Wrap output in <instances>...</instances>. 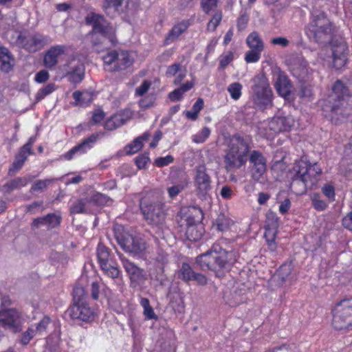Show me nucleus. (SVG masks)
Wrapping results in <instances>:
<instances>
[{"instance_id":"obj_46","label":"nucleus","mask_w":352,"mask_h":352,"mask_svg":"<svg viewBox=\"0 0 352 352\" xmlns=\"http://www.w3.org/2000/svg\"><path fill=\"white\" fill-rule=\"evenodd\" d=\"M56 179H46L44 180H36L34 184L32 186L30 192H36L39 190H43L47 188L48 185L55 181Z\"/></svg>"},{"instance_id":"obj_12","label":"nucleus","mask_w":352,"mask_h":352,"mask_svg":"<svg viewBox=\"0 0 352 352\" xmlns=\"http://www.w3.org/2000/svg\"><path fill=\"white\" fill-rule=\"evenodd\" d=\"M115 238L125 252L138 254L146 249L145 242L142 239L126 232H121L120 228L115 230Z\"/></svg>"},{"instance_id":"obj_21","label":"nucleus","mask_w":352,"mask_h":352,"mask_svg":"<svg viewBox=\"0 0 352 352\" xmlns=\"http://www.w3.org/2000/svg\"><path fill=\"white\" fill-rule=\"evenodd\" d=\"M274 87L280 96L287 98L290 96L292 85L283 72L278 71L275 74Z\"/></svg>"},{"instance_id":"obj_16","label":"nucleus","mask_w":352,"mask_h":352,"mask_svg":"<svg viewBox=\"0 0 352 352\" xmlns=\"http://www.w3.org/2000/svg\"><path fill=\"white\" fill-rule=\"evenodd\" d=\"M65 314L72 320L89 322L94 320L95 313L87 302L73 304Z\"/></svg>"},{"instance_id":"obj_4","label":"nucleus","mask_w":352,"mask_h":352,"mask_svg":"<svg viewBox=\"0 0 352 352\" xmlns=\"http://www.w3.org/2000/svg\"><path fill=\"white\" fill-rule=\"evenodd\" d=\"M322 169L317 163L300 160L294 164L289 172L290 189L296 195H302L308 188H311L318 181Z\"/></svg>"},{"instance_id":"obj_57","label":"nucleus","mask_w":352,"mask_h":352,"mask_svg":"<svg viewBox=\"0 0 352 352\" xmlns=\"http://www.w3.org/2000/svg\"><path fill=\"white\" fill-rule=\"evenodd\" d=\"M312 205L314 208L318 211H323L327 207V203L319 199L318 196H315L312 199Z\"/></svg>"},{"instance_id":"obj_47","label":"nucleus","mask_w":352,"mask_h":352,"mask_svg":"<svg viewBox=\"0 0 352 352\" xmlns=\"http://www.w3.org/2000/svg\"><path fill=\"white\" fill-rule=\"evenodd\" d=\"M292 272V266L290 264L282 265L277 271V276L282 281L288 278Z\"/></svg>"},{"instance_id":"obj_8","label":"nucleus","mask_w":352,"mask_h":352,"mask_svg":"<svg viewBox=\"0 0 352 352\" xmlns=\"http://www.w3.org/2000/svg\"><path fill=\"white\" fill-rule=\"evenodd\" d=\"M332 324L336 329H352V298H344L334 309Z\"/></svg>"},{"instance_id":"obj_56","label":"nucleus","mask_w":352,"mask_h":352,"mask_svg":"<svg viewBox=\"0 0 352 352\" xmlns=\"http://www.w3.org/2000/svg\"><path fill=\"white\" fill-rule=\"evenodd\" d=\"M91 200L96 204L104 205L107 204L109 198L102 193L97 192L92 196Z\"/></svg>"},{"instance_id":"obj_9","label":"nucleus","mask_w":352,"mask_h":352,"mask_svg":"<svg viewBox=\"0 0 352 352\" xmlns=\"http://www.w3.org/2000/svg\"><path fill=\"white\" fill-rule=\"evenodd\" d=\"M104 69L113 72L124 70L131 66L133 62L127 51L111 50L102 56Z\"/></svg>"},{"instance_id":"obj_1","label":"nucleus","mask_w":352,"mask_h":352,"mask_svg":"<svg viewBox=\"0 0 352 352\" xmlns=\"http://www.w3.org/2000/svg\"><path fill=\"white\" fill-rule=\"evenodd\" d=\"M351 96L352 82L337 80L331 94L322 100L321 105L324 116L336 122L346 118L351 111L347 107L346 98Z\"/></svg>"},{"instance_id":"obj_13","label":"nucleus","mask_w":352,"mask_h":352,"mask_svg":"<svg viewBox=\"0 0 352 352\" xmlns=\"http://www.w3.org/2000/svg\"><path fill=\"white\" fill-rule=\"evenodd\" d=\"M212 180L207 173L205 166H198L195 168L194 184L197 197L201 199L206 200L210 197L212 190Z\"/></svg>"},{"instance_id":"obj_10","label":"nucleus","mask_w":352,"mask_h":352,"mask_svg":"<svg viewBox=\"0 0 352 352\" xmlns=\"http://www.w3.org/2000/svg\"><path fill=\"white\" fill-rule=\"evenodd\" d=\"M252 90L254 94V102L261 107H265L272 102V90L267 78L264 75H257L253 79Z\"/></svg>"},{"instance_id":"obj_38","label":"nucleus","mask_w":352,"mask_h":352,"mask_svg":"<svg viewBox=\"0 0 352 352\" xmlns=\"http://www.w3.org/2000/svg\"><path fill=\"white\" fill-rule=\"evenodd\" d=\"M125 3L127 4L128 0H104L102 8L107 12L109 9L113 8L118 12H124L122 4Z\"/></svg>"},{"instance_id":"obj_48","label":"nucleus","mask_w":352,"mask_h":352,"mask_svg":"<svg viewBox=\"0 0 352 352\" xmlns=\"http://www.w3.org/2000/svg\"><path fill=\"white\" fill-rule=\"evenodd\" d=\"M210 134V129L206 126L204 127L199 133L192 136V140L196 143H203L209 137Z\"/></svg>"},{"instance_id":"obj_49","label":"nucleus","mask_w":352,"mask_h":352,"mask_svg":"<svg viewBox=\"0 0 352 352\" xmlns=\"http://www.w3.org/2000/svg\"><path fill=\"white\" fill-rule=\"evenodd\" d=\"M249 21V16L246 11L241 10L237 19V29L239 31H243L247 27Z\"/></svg>"},{"instance_id":"obj_43","label":"nucleus","mask_w":352,"mask_h":352,"mask_svg":"<svg viewBox=\"0 0 352 352\" xmlns=\"http://www.w3.org/2000/svg\"><path fill=\"white\" fill-rule=\"evenodd\" d=\"M242 85L238 82L231 83L228 87V91L233 100H238L241 96Z\"/></svg>"},{"instance_id":"obj_51","label":"nucleus","mask_w":352,"mask_h":352,"mask_svg":"<svg viewBox=\"0 0 352 352\" xmlns=\"http://www.w3.org/2000/svg\"><path fill=\"white\" fill-rule=\"evenodd\" d=\"M276 233L271 232H265L264 237L266 240L267 244L270 250L272 252H274L276 250V243L275 242Z\"/></svg>"},{"instance_id":"obj_2","label":"nucleus","mask_w":352,"mask_h":352,"mask_svg":"<svg viewBox=\"0 0 352 352\" xmlns=\"http://www.w3.org/2000/svg\"><path fill=\"white\" fill-rule=\"evenodd\" d=\"M141 212L146 222L160 229L158 235L164 238L166 218V206L163 197L160 192H151L143 197L140 203Z\"/></svg>"},{"instance_id":"obj_25","label":"nucleus","mask_w":352,"mask_h":352,"mask_svg":"<svg viewBox=\"0 0 352 352\" xmlns=\"http://www.w3.org/2000/svg\"><path fill=\"white\" fill-rule=\"evenodd\" d=\"M291 72L300 80H305L311 73V70L308 67V63L303 58H299L291 66Z\"/></svg>"},{"instance_id":"obj_17","label":"nucleus","mask_w":352,"mask_h":352,"mask_svg":"<svg viewBox=\"0 0 352 352\" xmlns=\"http://www.w3.org/2000/svg\"><path fill=\"white\" fill-rule=\"evenodd\" d=\"M249 153L252 177L254 180L258 181L266 171V159L259 151H250Z\"/></svg>"},{"instance_id":"obj_60","label":"nucleus","mask_w":352,"mask_h":352,"mask_svg":"<svg viewBox=\"0 0 352 352\" xmlns=\"http://www.w3.org/2000/svg\"><path fill=\"white\" fill-rule=\"evenodd\" d=\"M151 82L148 80H144L140 86L136 88L135 94L142 96L145 94L151 87Z\"/></svg>"},{"instance_id":"obj_44","label":"nucleus","mask_w":352,"mask_h":352,"mask_svg":"<svg viewBox=\"0 0 352 352\" xmlns=\"http://www.w3.org/2000/svg\"><path fill=\"white\" fill-rule=\"evenodd\" d=\"M56 89V85L54 83H49L44 87L39 89L36 94V100L40 101L43 100L45 96L52 93Z\"/></svg>"},{"instance_id":"obj_27","label":"nucleus","mask_w":352,"mask_h":352,"mask_svg":"<svg viewBox=\"0 0 352 352\" xmlns=\"http://www.w3.org/2000/svg\"><path fill=\"white\" fill-rule=\"evenodd\" d=\"M0 63L1 70L6 73L11 71L14 65V58L6 47H0Z\"/></svg>"},{"instance_id":"obj_30","label":"nucleus","mask_w":352,"mask_h":352,"mask_svg":"<svg viewBox=\"0 0 352 352\" xmlns=\"http://www.w3.org/2000/svg\"><path fill=\"white\" fill-rule=\"evenodd\" d=\"M184 230H185L186 237L191 241H199L204 234V227L201 222L188 226Z\"/></svg>"},{"instance_id":"obj_24","label":"nucleus","mask_w":352,"mask_h":352,"mask_svg":"<svg viewBox=\"0 0 352 352\" xmlns=\"http://www.w3.org/2000/svg\"><path fill=\"white\" fill-rule=\"evenodd\" d=\"M65 50L66 47L64 45H56L52 47L47 50L44 56V65L49 69L54 68L58 63V57L63 54Z\"/></svg>"},{"instance_id":"obj_64","label":"nucleus","mask_w":352,"mask_h":352,"mask_svg":"<svg viewBox=\"0 0 352 352\" xmlns=\"http://www.w3.org/2000/svg\"><path fill=\"white\" fill-rule=\"evenodd\" d=\"M50 322V318L48 316H45L43 319L37 324L36 331L41 333L45 331L47 325Z\"/></svg>"},{"instance_id":"obj_41","label":"nucleus","mask_w":352,"mask_h":352,"mask_svg":"<svg viewBox=\"0 0 352 352\" xmlns=\"http://www.w3.org/2000/svg\"><path fill=\"white\" fill-rule=\"evenodd\" d=\"M194 272L189 264L184 263L178 272V277L187 282L192 279Z\"/></svg>"},{"instance_id":"obj_54","label":"nucleus","mask_w":352,"mask_h":352,"mask_svg":"<svg viewBox=\"0 0 352 352\" xmlns=\"http://www.w3.org/2000/svg\"><path fill=\"white\" fill-rule=\"evenodd\" d=\"M173 160L174 158L172 155L160 157L155 160L154 164L157 167H164L172 163Z\"/></svg>"},{"instance_id":"obj_20","label":"nucleus","mask_w":352,"mask_h":352,"mask_svg":"<svg viewBox=\"0 0 352 352\" xmlns=\"http://www.w3.org/2000/svg\"><path fill=\"white\" fill-rule=\"evenodd\" d=\"M99 137V133L91 134L90 136L85 139L80 144L75 146L71 150L67 152L64 155V158L67 160H70L76 153H85L89 149L93 147L94 144L96 142Z\"/></svg>"},{"instance_id":"obj_15","label":"nucleus","mask_w":352,"mask_h":352,"mask_svg":"<svg viewBox=\"0 0 352 352\" xmlns=\"http://www.w3.org/2000/svg\"><path fill=\"white\" fill-rule=\"evenodd\" d=\"M23 322L22 315L16 309L0 310V327L16 333L22 331Z\"/></svg>"},{"instance_id":"obj_22","label":"nucleus","mask_w":352,"mask_h":352,"mask_svg":"<svg viewBox=\"0 0 352 352\" xmlns=\"http://www.w3.org/2000/svg\"><path fill=\"white\" fill-rule=\"evenodd\" d=\"M62 217L59 214L50 213L45 216L36 218L32 223L33 228H39L45 226L48 230L58 227L61 222Z\"/></svg>"},{"instance_id":"obj_37","label":"nucleus","mask_w":352,"mask_h":352,"mask_svg":"<svg viewBox=\"0 0 352 352\" xmlns=\"http://www.w3.org/2000/svg\"><path fill=\"white\" fill-rule=\"evenodd\" d=\"M86 298L87 292L84 287L80 283H76L73 290V304L87 302Z\"/></svg>"},{"instance_id":"obj_55","label":"nucleus","mask_w":352,"mask_h":352,"mask_svg":"<svg viewBox=\"0 0 352 352\" xmlns=\"http://www.w3.org/2000/svg\"><path fill=\"white\" fill-rule=\"evenodd\" d=\"M234 55L232 52H228L220 57L219 65L221 68H225L233 60Z\"/></svg>"},{"instance_id":"obj_39","label":"nucleus","mask_w":352,"mask_h":352,"mask_svg":"<svg viewBox=\"0 0 352 352\" xmlns=\"http://www.w3.org/2000/svg\"><path fill=\"white\" fill-rule=\"evenodd\" d=\"M187 28L184 23H179L175 25L168 34L166 41L167 43L173 42L180 36Z\"/></svg>"},{"instance_id":"obj_52","label":"nucleus","mask_w":352,"mask_h":352,"mask_svg":"<svg viewBox=\"0 0 352 352\" xmlns=\"http://www.w3.org/2000/svg\"><path fill=\"white\" fill-rule=\"evenodd\" d=\"M271 352H300L298 346L295 344H282L276 346Z\"/></svg>"},{"instance_id":"obj_32","label":"nucleus","mask_w":352,"mask_h":352,"mask_svg":"<svg viewBox=\"0 0 352 352\" xmlns=\"http://www.w3.org/2000/svg\"><path fill=\"white\" fill-rule=\"evenodd\" d=\"M149 137L150 134L146 132L135 138L132 143L126 146V153L131 155L139 151L143 146V142L147 140Z\"/></svg>"},{"instance_id":"obj_63","label":"nucleus","mask_w":352,"mask_h":352,"mask_svg":"<svg viewBox=\"0 0 352 352\" xmlns=\"http://www.w3.org/2000/svg\"><path fill=\"white\" fill-rule=\"evenodd\" d=\"M50 78V75L47 71L41 70L38 72L35 76V80L39 83H43L46 82Z\"/></svg>"},{"instance_id":"obj_29","label":"nucleus","mask_w":352,"mask_h":352,"mask_svg":"<svg viewBox=\"0 0 352 352\" xmlns=\"http://www.w3.org/2000/svg\"><path fill=\"white\" fill-rule=\"evenodd\" d=\"M30 181V177H16L7 182L2 186V190L4 193L9 194L14 190L25 186Z\"/></svg>"},{"instance_id":"obj_7","label":"nucleus","mask_w":352,"mask_h":352,"mask_svg":"<svg viewBox=\"0 0 352 352\" xmlns=\"http://www.w3.org/2000/svg\"><path fill=\"white\" fill-rule=\"evenodd\" d=\"M85 21L87 25H92L91 43L94 46L102 44L103 48H108L116 45L115 30L103 16L91 13L86 16Z\"/></svg>"},{"instance_id":"obj_40","label":"nucleus","mask_w":352,"mask_h":352,"mask_svg":"<svg viewBox=\"0 0 352 352\" xmlns=\"http://www.w3.org/2000/svg\"><path fill=\"white\" fill-rule=\"evenodd\" d=\"M89 202L87 199H80L76 200L70 207L72 214L87 213L88 212L86 205Z\"/></svg>"},{"instance_id":"obj_19","label":"nucleus","mask_w":352,"mask_h":352,"mask_svg":"<svg viewBox=\"0 0 352 352\" xmlns=\"http://www.w3.org/2000/svg\"><path fill=\"white\" fill-rule=\"evenodd\" d=\"M203 218L202 211L195 207L182 208L178 223L182 229L201 222Z\"/></svg>"},{"instance_id":"obj_34","label":"nucleus","mask_w":352,"mask_h":352,"mask_svg":"<svg viewBox=\"0 0 352 352\" xmlns=\"http://www.w3.org/2000/svg\"><path fill=\"white\" fill-rule=\"evenodd\" d=\"M233 223V221L230 218L223 213H220L214 221L213 226H216L217 230L224 232L229 230Z\"/></svg>"},{"instance_id":"obj_11","label":"nucleus","mask_w":352,"mask_h":352,"mask_svg":"<svg viewBox=\"0 0 352 352\" xmlns=\"http://www.w3.org/2000/svg\"><path fill=\"white\" fill-rule=\"evenodd\" d=\"M16 42L19 46L29 52H36L50 43L47 36L38 32L20 33Z\"/></svg>"},{"instance_id":"obj_53","label":"nucleus","mask_w":352,"mask_h":352,"mask_svg":"<svg viewBox=\"0 0 352 352\" xmlns=\"http://www.w3.org/2000/svg\"><path fill=\"white\" fill-rule=\"evenodd\" d=\"M218 0H201V7L203 11L208 14L217 6Z\"/></svg>"},{"instance_id":"obj_5","label":"nucleus","mask_w":352,"mask_h":352,"mask_svg":"<svg viewBox=\"0 0 352 352\" xmlns=\"http://www.w3.org/2000/svg\"><path fill=\"white\" fill-rule=\"evenodd\" d=\"M335 29L324 12L314 10L311 21L305 27V33L309 39L316 43H327L331 41Z\"/></svg>"},{"instance_id":"obj_59","label":"nucleus","mask_w":352,"mask_h":352,"mask_svg":"<svg viewBox=\"0 0 352 352\" xmlns=\"http://www.w3.org/2000/svg\"><path fill=\"white\" fill-rule=\"evenodd\" d=\"M323 194L331 200H334L335 190L334 187L330 184H326L322 188Z\"/></svg>"},{"instance_id":"obj_33","label":"nucleus","mask_w":352,"mask_h":352,"mask_svg":"<svg viewBox=\"0 0 352 352\" xmlns=\"http://www.w3.org/2000/svg\"><path fill=\"white\" fill-rule=\"evenodd\" d=\"M339 51L337 50H333V66L336 69H340L343 67L346 60V56L344 53L346 50V47L345 45H342L339 47Z\"/></svg>"},{"instance_id":"obj_14","label":"nucleus","mask_w":352,"mask_h":352,"mask_svg":"<svg viewBox=\"0 0 352 352\" xmlns=\"http://www.w3.org/2000/svg\"><path fill=\"white\" fill-rule=\"evenodd\" d=\"M96 254L103 273L113 279L118 278L120 271L117 266L114 265V261L109 249L104 245L99 243L97 248Z\"/></svg>"},{"instance_id":"obj_35","label":"nucleus","mask_w":352,"mask_h":352,"mask_svg":"<svg viewBox=\"0 0 352 352\" xmlns=\"http://www.w3.org/2000/svg\"><path fill=\"white\" fill-rule=\"evenodd\" d=\"M246 43L250 49L263 50L264 44L257 32L250 33L247 38Z\"/></svg>"},{"instance_id":"obj_3","label":"nucleus","mask_w":352,"mask_h":352,"mask_svg":"<svg viewBox=\"0 0 352 352\" xmlns=\"http://www.w3.org/2000/svg\"><path fill=\"white\" fill-rule=\"evenodd\" d=\"M236 261L235 252L223 249L219 243H213L208 251L196 258V263L201 270L212 271L217 276H220Z\"/></svg>"},{"instance_id":"obj_36","label":"nucleus","mask_w":352,"mask_h":352,"mask_svg":"<svg viewBox=\"0 0 352 352\" xmlns=\"http://www.w3.org/2000/svg\"><path fill=\"white\" fill-rule=\"evenodd\" d=\"M73 98L75 100V105L81 107L89 104L93 100L91 93L87 91H76L73 93Z\"/></svg>"},{"instance_id":"obj_6","label":"nucleus","mask_w":352,"mask_h":352,"mask_svg":"<svg viewBox=\"0 0 352 352\" xmlns=\"http://www.w3.org/2000/svg\"><path fill=\"white\" fill-rule=\"evenodd\" d=\"M249 140L239 135H233L230 140L223 157L225 168L233 171L244 166L250 152Z\"/></svg>"},{"instance_id":"obj_26","label":"nucleus","mask_w":352,"mask_h":352,"mask_svg":"<svg viewBox=\"0 0 352 352\" xmlns=\"http://www.w3.org/2000/svg\"><path fill=\"white\" fill-rule=\"evenodd\" d=\"M69 71L67 72L66 76L70 82L77 84L80 82L85 78V65L80 62L74 64L71 63Z\"/></svg>"},{"instance_id":"obj_61","label":"nucleus","mask_w":352,"mask_h":352,"mask_svg":"<svg viewBox=\"0 0 352 352\" xmlns=\"http://www.w3.org/2000/svg\"><path fill=\"white\" fill-rule=\"evenodd\" d=\"M34 336V331L32 329H28L26 331H25L21 338L20 342L23 345L28 344L31 339Z\"/></svg>"},{"instance_id":"obj_62","label":"nucleus","mask_w":352,"mask_h":352,"mask_svg":"<svg viewBox=\"0 0 352 352\" xmlns=\"http://www.w3.org/2000/svg\"><path fill=\"white\" fill-rule=\"evenodd\" d=\"M100 289L97 282H92L90 287V293L94 300H98Z\"/></svg>"},{"instance_id":"obj_18","label":"nucleus","mask_w":352,"mask_h":352,"mask_svg":"<svg viewBox=\"0 0 352 352\" xmlns=\"http://www.w3.org/2000/svg\"><path fill=\"white\" fill-rule=\"evenodd\" d=\"M120 258L132 285L136 286L146 279V274L143 269L121 255Z\"/></svg>"},{"instance_id":"obj_58","label":"nucleus","mask_w":352,"mask_h":352,"mask_svg":"<svg viewBox=\"0 0 352 352\" xmlns=\"http://www.w3.org/2000/svg\"><path fill=\"white\" fill-rule=\"evenodd\" d=\"M150 158L148 154H143L135 158V164L139 169L144 168L149 162Z\"/></svg>"},{"instance_id":"obj_45","label":"nucleus","mask_w":352,"mask_h":352,"mask_svg":"<svg viewBox=\"0 0 352 352\" xmlns=\"http://www.w3.org/2000/svg\"><path fill=\"white\" fill-rule=\"evenodd\" d=\"M263 50L251 49L248 50L245 55V60L248 63L258 62L261 58V54Z\"/></svg>"},{"instance_id":"obj_50","label":"nucleus","mask_w":352,"mask_h":352,"mask_svg":"<svg viewBox=\"0 0 352 352\" xmlns=\"http://www.w3.org/2000/svg\"><path fill=\"white\" fill-rule=\"evenodd\" d=\"M222 19V13L221 12H216L210 21L208 22L207 25V29L210 31H214L217 26L219 25Z\"/></svg>"},{"instance_id":"obj_28","label":"nucleus","mask_w":352,"mask_h":352,"mask_svg":"<svg viewBox=\"0 0 352 352\" xmlns=\"http://www.w3.org/2000/svg\"><path fill=\"white\" fill-rule=\"evenodd\" d=\"M32 154H33L32 150H30L29 148L23 146L20 148L18 154L16 155L15 160L12 164V167L9 170V174L12 175L16 171L20 170L27 160L28 155Z\"/></svg>"},{"instance_id":"obj_23","label":"nucleus","mask_w":352,"mask_h":352,"mask_svg":"<svg viewBox=\"0 0 352 352\" xmlns=\"http://www.w3.org/2000/svg\"><path fill=\"white\" fill-rule=\"evenodd\" d=\"M294 124V119L290 116H278L269 122V128L274 133L287 131Z\"/></svg>"},{"instance_id":"obj_42","label":"nucleus","mask_w":352,"mask_h":352,"mask_svg":"<svg viewBox=\"0 0 352 352\" xmlns=\"http://www.w3.org/2000/svg\"><path fill=\"white\" fill-rule=\"evenodd\" d=\"M131 118V113L129 111H124L120 113L114 114L111 116V118L115 122V124L118 127L125 124Z\"/></svg>"},{"instance_id":"obj_31","label":"nucleus","mask_w":352,"mask_h":352,"mask_svg":"<svg viewBox=\"0 0 352 352\" xmlns=\"http://www.w3.org/2000/svg\"><path fill=\"white\" fill-rule=\"evenodd\" d=\"M279 218L276 212L268 210L266 213V221L265 225V232L277 233Z\"/></svg>"}]
</instances>
